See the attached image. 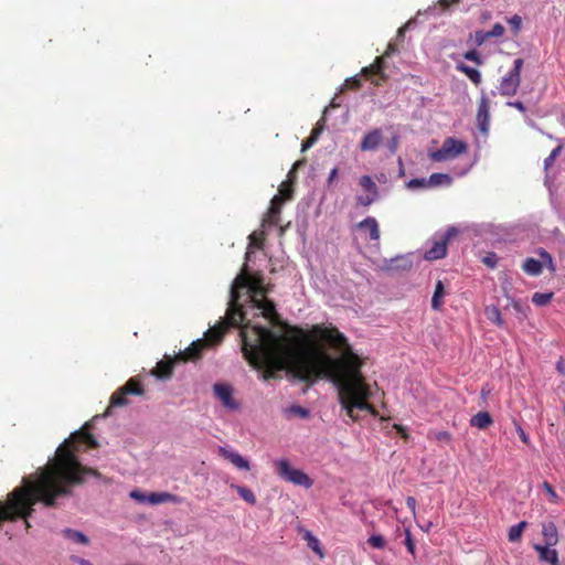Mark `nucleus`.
Masks as SVG:
<instances>
[{
    "label": "nucleus",
    "mask_w": 565,
    "mask_h": 565,
    "mask_svg": "<svg viewBox=\"0 0 565 565\" xmlns=\"http://www.w3.org/2000/svg\"><path fill=\"white\" fill-rule=\"evenodd\" d=\"M320 132H321V128H319V127H316V128L311 131V134H316L317 138L319 137Z\"/></svg>",
    "instance_id": "64"
},
{
    "label": "nucleus",
    "mask_w": 565,
    "mask_h": 565,
    "mask_svg": "<svg viewBox=\"0 0 565 565\" xmlns=\"http://www.w3.org/2000/svg\"><path fill=\"white\" fill-rule=\"evenodd\" d=\"M344 85L351 89H359L362 85V82L358 76H353L348 78Z\"/></svg>",
    "instance_id": "49"
},
{
    "label": "nucleus",
    "mask_w": 565,
    "mask_h": 565,
    "mask_svg": "<svg viewBox=\"0 0 565 565\" xmlns=\"http://www.w3.org/2000/svg\"><path fill=\"white\" fill-rule=\"evenodd\" d=\"M367 542L372 547L377 548V550H382L386 545L385 539L379 534L371 535L369 537Z\"/></svg>",
    "instance_id": "40"
},
{
    "label": "nucleus",
    "mask_w": 565,
    "mask_h": 565,
    "mask_svg": "<svg viewBox=\"0 0 565 565\" xmlns=\"http://www.w3.org/2000/svg\"><path fill=\"white\" fill-rule=\"evenodd\" d=\"M397 147H398V137L397 136H394L391 138V140L388 141V149L392 153H394L396 150H397Z\"/></svg>",
    "instance_id": "56"
},
{
    "label": "nucleus",
    "mask_w": 565,
    "mask_h": 565,
    "mask_svg": "<svg viewBox=\"0 0 565 565\" xmlns=\"http://www.w3.org/2000/svg\"><path fill=\"white\" fill-rule=\"evenodd\" d=\"M505 32L504 26L501 23H495L488 34L490 38H501Z\"/></svg>",
    "instance_id": "47"
},
{
    "label": "nucleus",
    "mask_w": 565,
    "mask_h": 565,
    "mask_svg": "<svg viewBox=\"0 0 565 565\" xmlns=\"http://www.w3.org/2000/svg\"><path fill=\"white\" fill-rule=\"evenodd\" d=\"M181 362L180 360L164 355L163 360L159 361L156 367L151 371V374L158 379H170L173 374V367L175 363Z\"/></svg>",
    "instance_id": "14"
},
{
    "label": "nucleus",
    "mask_w": 565,
    "mask_h": 565,
    "mask_svg": "<svg viewBox=\"0 0 565 565\" xmlns=\"http://www.w3.org/2000/svg\"><path fill=\"white\" fill-rule=\"evenodd\" d=\"M553 296V292H535L532 296V302L537 307H543L552 300Z\"/></svg>",
    "instance_id": "32"
},
{
    "label": "nucleus",
    "mask_w": 565,
    "mask_h": 565,
    "mask_svg": "<svg viewBox=\"0 0 565 565\" xmlns=\"http://www.w3.org/2000/svg\"><path fill=\"white\" fill-rule=\"evenodd\" d=\"M206 341L198 339L193 341L185 350L180 351L175 359L181 362H195L202 358L203 351L206 350Z\"/></svg>",
    "instance_id": "12"
},
{
    "label": "nucleus",
    "mask_w": 565,
    "mask_h": 565,
    "mask_svg": "<svg viewBox=\"0 0 565 565\" xmlns=\"http://www.w3.org/2000/svg\"><path fill=\"white\" fill-rule=\"evenodd\" d=\"M147 502L152 505L166 502L179 504L182 502V498L169 492H151L147 495Z\"/></svg>",
    "instance_id": "19"
},
{
    "label": "nucleus",
    "mask_w": 565,
    "mask_h": 565,
    "mask_svg": "<svg viewBox=\"0 0 565 565\" xmlns=\"http://www.w3.org/2000/svg\"><path fill=\"white\" fill-rule=\"evenodd\" d=\"M276 465L277 473L281 479L296 486H302L307 489L312 486L313 482L309 476L303 471L291 467L288 460L281 459Z\"/></svg>",
    "instance_id": "6"
},
{
    "label": "nucleus",
    "mask_w": 565,
    "mask_h": 565,
    "mask_svg": "<svg viewBox=\"0 0 565 565\" xmlns=\"http://www.w3.org/2000/svg\"><path fill=\"white\" fill-rule=\"evenodd\" d=\"M236 492L238 493V495L244 500L246 501L247 503L254 505L256 503V497L254 494V492L246 488V487H243V486H232Z\"/></svg>",
    "instance_id": "30"
},
{
    "label": "nucleus",
    "mask_w": 565,
    "mask_h": 565,
    "mask_svg": "<svg viewBox=\"0 0 565 565\" xmlns=\"http://www.w3.org/2000/svg\"><path fill=\"white\" fill-rule=\"evenodd\" d=\"M525 526H526V522L522 521L519 524L510 527L509 533H508L509 541L510 542L519 541L521 539L522 531Z\"/></svg>",
    "instance_id": "33"
},
{
    "label": "nucleus",
    "mask_w": 565,
    "mask_h": 565,
    "mask_svg": "<svg viewBox=\"0 0 565 565\" xmlns=\"http://www.w3.org/2000/svg\"><path fill=\"white\" fill-rule=\"evenodd\" d=\"M358 228L367 233L370 241H379L381 236L380 225L375 217L367 216L356 224Z\"/></svg>",
    "instance_id": "18"
},
{
    "label": "nucleus",
    "mask_w": 565,
    "mask_h": 565,
    "mask_svg": "<svg viewBox=\"0 0 565 565\" xmlns=\"http://www.w3.org/2000/svg\"><path fill=\"white\" fill-rule=\"evenodd\" d=\"M488 39H490L488 32L477 31L475 34L477 45H482Z\"/></svg>",
    "instance_id": "52"
},
{
    "label": "nucleus",
    "mask_w": 565,
    "mask_h": 565,
    "mask_svg": "<svg viewBox=\"0 0 565 565\" xmlns=\"http://www.w3.org/2000/svg\"><path fill=\"white\" fill-rule=\"evenodd\" d=\"M338 168H333L331 171H330V174H329V178H328V183L331 184L338 177Z\"/></svg>",
    "instance_id": "63"
},
{
    "label": "nucleus",
    "mask_w": 565,
    "mask_h": 565,
    "mask_svg": "<svg viewBox=\"0 0 565 565\" xmlns=\"http://www.w3.org/2000/svg\"><path fill=\"white\" fill-rule=\"evenodd\" d=\"M451 178L446 173H433L427 179V186H437L441 184H450Z\"/></svg>",
    "instance_id": "29"
},
{
    "label": "nucleus",
    "mask_w": 565,
    "mask_h": 565,
    "mask_svg": "<svg viewBox=\"0 0 565 565\" xmlns=\"http://www.w3.org/2000/svg\"><path fill=\"white\" fill-rule=\"evenodd\" d=\"M255 308L262 311L264 318H266L273 326H280L281 320L276 311L275 303L267 299L265 296L250 301Z\"/></svg>",
    "instance_id": "10"
},
{
    "label": "nucleus",
    "mask_w": 565,
    "mask_h": 565,
    "mask_svg": "<svg viewBox=\"0 0 565 565\" xmlns=\"http://www.w3.org/2000/svg\"><path fill=\"white\" fill-rule=\"evenodd\" d=\"M87 448H97L98 443L86 429L73 433L56 450L55 459L41 468L36 480L23 479V484L15 488L0 502V525L23 519L25 529H30L28 518L34 505L42 502L45 507H54L56 500L73 494V488L82 486L86 476L102 478L98 470L83 466L76 454Z\"/></svg>",
    "instance_id": "2"
},
{
    "label": "nucleus",
    "mask_w": 565,
    "mask_h": 565,
    "mask_svg": "<svg viewBox=\"0 0 565 565\" xmlns=\"http://www.w3.org/2000/svg\"><path fill=\"white\" fill-rule=\"evenodd\" d=\"M302 162L301 161H297L294 163L291 170L288 172L287 174V180L285 182H290L291 185L295 184L296 182V179H297V175H296V170L299 168V166L301 164Z\"/></svg>",
    "instance_id": "48"
},
{
    "label": "nucleus",
    "mask_w": 565,
    "mask_h": 565,
    "mask_svg": "<svg viewBox=\"0 0 565 565\" xmlns=\"http://www.w3.org/2000/svg\"><path fill=\"white\" fill-rule=\"evenodd\" d=\"M508 105L516 108L521 113H525L526 111V108H525L524 104L522 102H520V100L510 102V103H508Z\"/></svg>",
    "instance_id": "59"
},
{
    "label": "nucleus",
    "mask_w": 565,
    "mask_h": 565,
    "mask_svg": "<svg viewBox=\"0 0 565 565\" xmlns=\"http://www.w3.org/2000/svg\"><path fill=\"white\" fill-rule=\"evenodd\" d=\"M460 0H438V4L443 10L449 9L451 6L457 4Z\"/></svg>",
    "instance_id": "54"
},
{
    "label": "nucleus",
    "mask_w": 565,
    "mask_h": 565,
    "mask_svg": "<svg viewBox=\"0 0 565 565\" xmlns=\"http://www.w3.org/2000/svg\"><path fill=\"white\" fill-rule=\"evenodd\" d=\"M467 151L468 145L465 141L447 137L439 149L429 153V158L435 162H444L454 160Z\"/></svg>",
    "instance_id": "5"
},
{
    "label": "nucleus",
    "mask_w": 565,
    "mask_h": 565,
    "mask_svg": "<svg viewBox=\"0 0 565 565\" xmlns=\"http://www.w3.org/2000/svg\"><path fill=\"white\" fill-rule=\"evenodd\" d=\"M489 120H490V102L486 96H482L479 100L478 110H477L478 127L482 134L488 132Z\"/></svg>",
    "instance_id": "15"
},
{
    "label": "nucleus",
    "mask_w": 565,
    "mask_h": 565,
    "mask_svg": "<svg viewBox=\"0 0 565 565\" xmlns=\"http://www.w3.org/2000/svg\"><path fill=\"white\" fill-rule=\"evenodd\" d=\"M543 487L547 491V493L551 495L552 501H556L557 494L554 491L553 487L546 481L543 483Z\"/></svg>",
    "instance_id": "55"
},
{
    "label": "nucleus",
    "mask_w": 565,
    "mask_h": 565,
    "mask_svg": "<svg viewBox=\"0 0 565 565\" xmlns=\"http://www.w3.org/2000/svg\"><path fill=\"white\" fill-rule=\"evenodd\" d=\"M72 559L77 563L78 565H94L92 562L85 559V558H82V557H78V556H75V557H72Z\"/></svg>",
    "instance_id": "62"
},
{
    "label": "nucleus",
    "mask_w": 565,
    "mask_h": 565,
    "mask_svg": "<svg viewBox=\"0 0 565 565\" xmlns=\"http://www.w3.org/2000/svg\"><path fill=\"white\" fill-rule=\"evenodd\" d=\"M404 544L407 548V551L414 556L415 555V543L412 537V533L408 529L405 530V541Z\"/></svg>",
    "instance_id": "44"
},
{
    "label": "nucleus",
    "mask_w": 565,
    "mask_h": 565,
    "mask_svg": "<svg viewBox=\"0 0 565 565\" xmlns=\"http://www.w3.org/2000/svg\"><path fill=\"white\" fill-rule=\"evenodd\" d=\"M360 185L361 188L371 194H377L379 195V189L375 182L372 180L370 175H363L360 178Z\"/></svg>",
    "instance_id": "31"
},
{
    "label": "nucleus",
    "mask_w": 565,
    "mask_h": 565,
    "mask_svg": "<svg viewBox=\"0 0 565 565\" xmlns=\"http://www.w3.org/2000/svg\"><path fill=\"white\" fill-rule=\"evenodd\" d=\"M429 438L437 440V441L449 443L451 440V435L449 431L440 430V431L430 433Z\"/></svg>",
    "instance_id": "41"
},
{
    "label": "nucleus",
    "mask_w": 565,
    "mask_h": 565,
    "mask_svg": "<svg viewBox=\"0 0 565 565\" xmlns=\"http://www.w3.org/2000/svg\"><path fill=\"white\" fill-rule=\"evenodd\" d=\"M305 540L307 541L308 546L315 553H317L320 557L323 556V553H322V550H321V546H320V542H319V540L316 536H313L310 532H307L306 535H305Z\"/></svg>",
    "instance_id": "34"
},
{
    "label": "nucleus",
    "mask_w": 565,
    "mask_h": 565,
    "mask_svg": "<svg viewBox=\"0 0 565 565\" xmlns=\"http://www.w3.org/2000/svg\"><path fill=\"white\" fill-rule=\"evenodd\" d=\"M552 546L547 545H536L535 548L540 553V558L550 563L551 565H559L558 563V554L556 550L551 548Z\"/></svg>",
    "instance_id": "22"
},
{
    "label": "nucleus",
    "mask_w": 565,
    "mask_h": 565,
    "mask_svg": "<svg viewBox=\"0 0 565 565\" xmlns=\"http://www.w3.org/2000/svg\"><path fill=\"white\" fill-rule=\"evenodd\" d=\"M289 332L279 335L265 327L248 326L242 330L244 358L263 370L265 381L284 369L307 385L327 379L338 386L340 403L352 420L359 418L355 411L377 414L369 403L372 392L361 372L363 361L337 327L315 324L310 332L290 327Z\"/></svg>",
    "instance_id": "1"
},
{
    "label": "nucleus",
    "mask_w": 565,
    "mask_h": 565,
    "mask_svg": "<svg viewBox=\"0 0 565 565\" xmlns=\"http://www.w3.org/2000/svg\"><path fill=\"white\" fill-rule=\"evenodd\" d=\"M147 495L146 493H142L138 490H134L131 491L130 493V497L135 500H137L138 502H147Z\"/></svg>",
    "instance_id": "53"
},
{
    "label": "nucleus",
    "mask_w": 565,
    "mask_h": 565,
    "mask_svg": "<svg viewBox=\"0 0 565 565\" xmlns=\"http://www.w3.org/2000/svg\"><path fill=\"white\" fill-rule=\"evenodd\" d=\"M514 425H515L516 434L519 435L520 439L524 444L527 445L530 443V438H529L527 434L524 431V429L521 427V425L519 423L514 422Z\"/></svg>",
    "instance_id": "50"
},
{
    "label": "nucleus",
    "mask_w": 565,
    "mask_h": 565,
    "mask_svg": "<svg viewBox=\"0 0 565 565\" xmlns=\"http://www.w3.org/2000/svg\"><path fill=\"white\" fill-rule=\"evenodd\" d=\"M556 370L562 375H565V362L563 358H559V360L556 362Z\"/></svg>",
    "instance_id": "61"
},
{
    "label": "nucleus",
    "mask_w": 565,
    "mask_h": 565,
    "mask_svg": "<svg viewBox=\"0 0 565 565\" xmlns=\"http://www.w3.org/2000/svg\"><path fill=\"white\" fill-rule=\"evenodd\" d=\"M542 534L544 537L545 545L554 546L558 542L557 529L553 522L543 524Z\"/></svg>",
    "instance_id": "21"
},
{
    "label": "nucleus",
    "mask_w": 565,
    "mask_h": 565,
    "mask_svg": "<svg viewBox=\"0 0 565 565\" xmlns=\"http://www.w3.org/2000/svg\"><path fill=\"white\" fill-rule=\"evenodd\" d=\"M493 424V419L488 412H479L470 419V425L479 429H487Z\"/></svg>",
    "instance_id": "23"
},
{
    "label": "nucleus",
    "mask_w": 565,
    "mask_h": 565,
    "mask_svg": "<svg viewBox=\"0 0 565 565\" xmlns=\"http://www.w3.org/2000/svg\"><path fill=\"white\" fill-rule=\"evenodd\" d=\"M317 141L316 134H311L310 137L302 143V150L311 147Z\"/></svg>",
    "instance_id": "57"
},
{
    "label": "nucleus",
    "mask_w": 565,
    "mask_h": 565,
    "mask_svg": "<svg viewBox=\"0 0 565 565\" xmlns=\"http://www.w3.org/2000/svg\"><path fill=\"white\" fill-rule=\"evenodd\" d=\"M457 70L463 73L475 85H479L481 83V74L478 70L462 63L457 65Z\"/></svg>",
    "instance_id": "25"
},
{
    "label": "nucleus",
    "mask_w": 565,
    "mask_h": 565,
    "mask_svg": "<svg viewBox=\"0 0 565 565\" xmlns=\"http://www.w3.org/2000/svg\"><path fill=\"white\" fill-rule=\"evenodd\" d=\"M383 140V135L381 129L375 128L369 131L360 142V149L362 151H374L379 148L380 143Z\"/></svg>",
    "instance_id": "16"
},
{
    "label": "nucleus",
    "mask_w": 565,
    "mask_h": 565,
    "mask_svg": "<svg viewBox=\"0 0 565 565\" xmlns=\"http://www.w3.org/2000/svg\"><path fill=\"white\" fill-rule=\"evenodd\" d=\"M497 262H498V257L494 253H490L486 257H483V263L490 268H494L497 265Z\"/></svg>",
    "instance_id": "51"
},
{
    "label": "nucleus",
    "mask_w": 565,
    "mask_h": 565,
    "mask_svg": "<svg viewBox=\"0 0 565 565\" xmlns=\"http://www.w3.org/2000/svg\"><path fill=\"white\" fill-rule=\"evenodd\" d=\"M523 64V58L514 60L512 70L500 82L499 89L502 96H513L516 94L521 83V71Z\"/></svg>",
    "instance_id": "7"
},
{
    "label": "nucleus",
    "mask_w": 565,
    "mask_h": 565,
    "mask_svg": "<svg viewBox=\"0 0 565 565\" xmlns=\"http://www.w3.org/2000/svg\"><path fill=\"white\" fill-rule=\"evenodd\" d=\"M292 194H294V185H291L290 182H282L280 185H279V194H277L276 196H281L282 198V201H287V200H291L292 199Z\"/></svg>",
    "instance_id": "35"
},
{
    "label": "nucleus",
    "mask_w": 565,
    "mask_h": 565,
    "mask_svg": "<svg viewBox=\"0 0 565 565\" xmlns=\"http://www.w3.org/2000/svg\"><path fill=\"white\" fill-rule=\"evenodd\" d=\"M486 317L494 324L502 327L504 321L501 316V311L497 306H488L484 309Z\"/></svg>",
    "instance_id": "26"
},
{
    "label": "nucleus",
    "mask_w": 565,
    "mask_h": 565,
    "mask_svg": "<svg viewBox=\"0 0 565 565\" xmlns=\"http://www.w3.org/2000/svg\"><path fill=\"white\" fill-rule=\"evenodd\" d=\"M377 198V194H371L367 193L366 195H360L358 196V204L362 206H369L371 205Z\"/></svg>",
    "instance_id": "45"
},
{
    "label": "nucleus",
    "mask_w": 565,
    "mask_h": 565,
    "mask_svg": "<svg viewBox=\"0 0 565 565\" xmlns=\"http://www.w3.org/2000/svg\"><path fill=\"white\" fill-rule=\"evenodd\" d=\"M218 454L224 459L228 460L232 465H234L237 469H241V470H249L250 469L248 460H246L244 457H242L236 451H233L225 447H220Z\"/></svg>",
    "instance_id": "17"
},
{
    "label": "nucleus",
    "mask_w": 565,
    "mask_h": 565,
    "mask_svg": "<svg viewBox=\"0 0 565 565\" xmlns=\"http://www.w3.org/2000/svg\"><path fill=\"white\" fill-rule=\"evenodd\" d=\"M463 57L468 61L475 62L477 65H481L482 61L480 54L476 50H469L463 54Z\"/></svg>",
    "instance_id": "46"
},
{
    "label": "nucleus",
    "mask_w": 565,
    "mask_h": 565,
    "mask_svg": "<svg viewBox=\"0 0 565 565\" xmlns=\"http://www.w3.org/2000/svg\"><path fill=\"white\" fill-rule=\"evenodd\" d=\"M522 269L531 276H537L542 273L543 269V263L539 259L529 257L524 260L522 265Z\"/></svg>",
    "instance_id": "24"
},
{
    "label": "nucleus",
    "mask_w": 565,
    "mask_h": 565,
    "mask_svg": "<svg viewBox=\"0 0 565 565\" xmlns=\"http://www.w3.org/2000/svg\"><path fill=\"white\" fill-rule=\"evenodd\" d=\"M562 149H563V146L558 145L555 149L552 150L550 156L544 159V168H545V170H548L552 167V164L554 163L555 159L559 156Z\"/></svg>",
    "instance_id": "39"
},
{
    "label": "nucleus",
    "mask_w": 565,
    "mask_h": 565,
    "mask_svg": "<svg viewBox=\"0 0 565 565\" xmlns=\"http://www.w3.org/2000/svg\"><path fill=\"white\" fill-rule=\"evenodd\" d=\"M248 326V329L253 328L254 326H252L250 321H243L242 324H239L238 327L241 328V331L246 327ZM228 327H233V324L230 323L228 319H227V315L225 316V320L220 322L218 324L210 328L205 333H204V338L202 340L206 341V347L207 349L211 348V347H214V345H217L222 342L223 338H224V334L227 330ZM236 326H234L235 328Z\"/></svg>",
    "instance_id": "8"
},
{
    "label": "nucleus",
    "mask_w": 565,
    "mask_h": 565,
    "mask_svg": "<svg viewBox=\"0 0 565 565\" xmlns=\"http://www.w3.org/2000/svg\"><path fill=\"white\" fill-rule=\"evenodd\" d=\"M286 414L288 416H298L300 418H307L309 417V409L300 405H291L286 409Z\"/></svg>",
    "instance_id": "36"
},
{
    "label": "nucleus",
    "mask_w": 565,
    "mask_h": 565,
    "mask_svg": "<svg viewBox=\"0 0 565 565\" xmlns=\"http://www.w3.org/2000/svg\"><path fill=\"white\" fill-rule=\"evenodd\" d=\"M406 505L412 510V512H415L416 510V499L414 497H407L406 498Z\"/></svg>",
    "instance_id": "60"
},
{
    "label": "nucleus",
    "mask_w": 565,
    "mask_h": 565,
    "mask_svg": "<svg viewBox=\"0 0 565 565\" xmlns=\"http://www.w3.org/2000/svg\"><path fill=\"white\" fill-rule=\"evenodd\" d=\"M458 231L455 227H449L440 241L433 243V246L425 252V259L437 260L441 259L447 254V244L451 237L456 236Z\"/></svg>",
    "instance_id": "9"
},
{
    "label": "nucleus",
    "mask_w": 565,
    "mask_h": 565,
    "mask_svg": "<svg viewBox=\"0 0 565 565\" xmlns=\"http://www.w3.org/2000/svg\"><path fill=\"white\" fill-rule=\"evenodd\" d=\"M514 35H518L522 29V18L519 14H514L507 20Z\"/></svg>",
    "instance_id": "37"
},
{
    "label": "nucleus",
    "mask_w": 565,
    "mask_h": 565,
    "mask_svg": "<svg viewBox=\"0 0 565 565\" xmlns=\"http://www.w3.org/2000/svg\"><path fill=\"white\" fill-rule=\"evenodd\" d=\"M215 396L222 405L230 411H237L239 403L233 397V387L228 384L216 383L213 386Z\"/></svg>",
    "instance_id": "11"
},
{
    "label": "nucleus",
    "mask_w": 565,
    "mask_h": 565,
    "mask_svg": "<svg viewBox=\"0 0 565 565\" xmlns=\"http://www.w3.org/2000/svg\"><path fill=\"white\" fill-rule=\"evenodd\" d=\"M285 202L281 196H274L267 213V222L278 225L280 221L281 206Z\"/></svg>",
    "instance_id": "20"
},
{
    "label": "nucleus",
    "mask_w": 565,
    "mask_h": 565,
    "mask_svg": "<svg viewBox=\"0 0 565 565\" xmlns=\"http://www.w3.org/2000/svg\"><path fill=\"white\" fill-rule=\"evenodd\" d=\"M444 295H445L444 284L441 280H438L435 286V291H434V296L431 299L433 309L439 310L441 308V306H443L441 298L444 297Z\"/></svg>",
    "instance_id": "27"
},
{
    "label": "nucleus",
    "mask_w": 565,
    "mask_h": 565,
    "mask_svg": "<svg viewBox=\"0 0 565 565\" xmlns=\"http://www.w3.org/2000/svg\"><path fill=\"white\" fill-rule=\"evenodd\" d=\"M241 289L248 290L250 301L264 297L268 292L264 286V276L259 273L250 275L247 271V265L245 264L241 274L237 275L231 287V299L227 308V319L233 326H239L243 323V321H245V312L243 311V308L239 303Z\"/></svg>",
    "instance_id": "3"
},
{
    "label": "nucleus",
    "mask_w": 565,
    "mask_h": 565,
    "mask_svg": "<svg viewBox=\"0 0 565 565\" xmlns=\"http://www.w3.org/2000/svg\"><path fill=\"white\" fill-rule=\"evenodd\" d=\"M145 394V387L141 383V380L138 376L130 377L125 385L119 387L116 392L110 396L109 405L104 413V416L111 415V408L114 407H124L129 404L127 398L128 395H137L142 396Z\"/></svg>",
    "instance_id": "4"
},
{
    "label": "nucleus",
    "mask_w": 565,
    "mask_h": 565,
    "mask_svg": "<svg viewBox=\"0 0 565 565\" xmlns=\"http://www.w3.org/2000/svg\"><path fill=\"white\" fill-rule=\"evenodd\" d=\"M539 254L541 257V259H539V260L543 263V267L546 266L551 271H555L556 268L553 263V258H552L551 254L544 249H540Z\"/></svg>",
    "instance_id": "38"
},
{
    "label": "nucleus",
    "mask_w": 565,
    "mask_h": 565,
    "mask_svg": "<svg viewBox=\"0 0 565 565\" xmlns=\"http://www.w3.org/2000/svg\"><path fill=\"white\" fill-rule=\"evenodd\" d=\"M394 428L401 435L402 438H404V439L408 438L407 429L404 426L398 425V424H394Z\"/></svg>",
    "instance_id": "58"
},
{
    "label": "nucleus",
    "mask_w": 565,
    "mask_h": 565,
    "mask_svg": "<svg viewBox=\"0 0 565 565\" xmlns=\"http://www.w3.org/2000/svg\"><path fill=\"white\" fill-rule=\"evenodd\" d=\"M406 186L411 190H416L419 188H427V179H425V178L412 179L406 183Z\"/></svg>",
    "instance_id": "43"
},
{
    "label": "nucleus",
    "mask_w": 565,
    "mask_h": 565,
    "mask_svg": "<svg viewBox=\"0 0 565 565\" xmlns=\"http://www.w3.org/2000/svg\"><path fill=\"white\" fill-rule=\"evenodd\" d=\"M384 67V58L382 56H379L374 60V62L371 65L363 67L361 74L366 78H369L372 75H377L379 78L372 79V83L375 86H380L382 82L386 79V75L383 73Z\"/></svg>",
    "instance_id": "13"
},
{
    "label": "nucleus",
    "mask_w": 565,
    "mask_h": 565,
    "mask_svg": "<svg viewBox=\"0 0 565 565\" xmlns=\"http://www.w3.org/2000/svg\"><path fill=\"white\" fill-rule=\"evenodd\" d=\"M512 308L523 317L527 316V311L530 310L529 306L523 305L520 300L511 299Z\"/></svg>",
    "instance_id": "42"
},
{
    "label": "nucleus",
    "mask_w": 565,
    "mask_h": 565,
    "mask_svg": "<svg viewBox=\"0 0 565 565\" xmlns=\"http://www.w3.org/2000/svg\"><path fill=\"white\" fill-rule=\"evenodd\" d=\"M65 537L75 541L76 543L87 545L89 543V539L81 531L65 529L63 531Z\"/></svg>",
    "instance_id": "28"
}]
</instances>
